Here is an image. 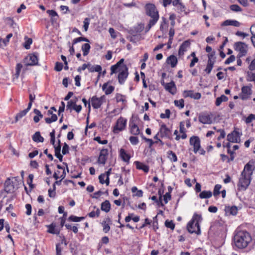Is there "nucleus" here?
Returning a JSON list of instances; mask_svg holds the SVG:
<instances>
[{
  "label": "nucleus",
  "mask_w": 255,
  "mask_h": 255,
  "mask_svg": "<svg viewBox=\"0 0 255 255\" xmlns=\"http://www.w3.org/2000/svg\"><path fill=\"white\" fill-rule=\"evenodd\" d=\"M128 36V39L131 42L135 43L136 41L140 40L141 36L140 35H135L134 34H130Z\"/></svg>",
  "instance_id": "nucleus-38"
},
{
  "label": "nucleus",
  "mask_w": 255,
  "mask_h": 255,
  "mask_svg": "<svg viewBox=\"0 0 255 255\" xmlns=\"http://www.w3.org/2000/svg\"><path fill=\"white\" fill-rule=\"evenodd\" d=\"M69 146L66 143H64L62 148V152L63 155H65L69 153Z\"/></svg>",
  "instance_id": "nucleus-61"
},
{
  "label": "nucleus",
  "mask_w": 255,
  "mask_h": 255,
  "mask_svg": "<svg viewBox=\"0 0 255 255\" xmlns=\"http://www.w3.org/2000/svg\"><path fill=\"white\" fill-rule=\"evenodd\" d=\"M38 54L33 53L25 58L24 63L27 66H33L38 64Z\"/></svg>",
  "instance_id": "nucleus-5"
},
{
  "label": "nucleus",
  "mask_w": 255,
  "mask_h": 255,
  "mask_svg": "<svg viewBox=\"0 0 255 255\" xmlns=\"http://www.w3.org/2000/svg\"><path fill=\"white\" fill-rule=\"evenodd\" d=\"M212 193L210 191H203L199 194V197L201 199H207L211 197Z\"/></svg>",
  "instance_id": "nucleus-34"
},
{
  "label": "nucleus",
  "mask_w": 255,
  "mask_h": 255,
  "mask_svg": "<svg viewBox=\"0 0 255 255\" xmlns=\"http://www.w3.org/2000/svg\"><path fill=\"white\" fill-rule=\"evenodd\" d=\"M179 12H185V6L180 2L177 6H176Z\"/></svg>",
  "instance_id": "nucleus-63"
},
{
  "label": "nucleus",
  "mask_w": 255,
  "mask_h": 255,
  "mask_svg": "<svg viewBox=\"0 0 255 255\" xmlns=\"http://www.w3.org/2000/svg\"><path fill=\"white\" fill-rule=\"evenodd\" d=\"M174 104L176 107H179L180 109H182L184 107V101L183 99L179 100H175Z\"/></svg>",
  "instance_id": "nucleus-45"
},
{
  "label": "nucleus",
  "mask_w": 255,
  "mask_h": 255,
  "mask_svg": "<svg viewBox=\"0 0 255 255\" xmlns=\"http://www.w3.org/2000/svg\"><path fill=\"white\" fill-rule=\"evenodd\" d=\"M85 219L84 217H77L75 216H71L69 217V221L74 222H81Z\"/></svg>",
  "instance_id": "nucleus-40"
},
{
  "label": "nucleus",
  "mask_w": 255,
  "mask_h": 255,
  "mask_svg": "<svg viewBox=\"0 0 255 255\" xmlns=\"http://www.w3.org/2000/svg\"><path fill=\"white\" fill-rule=\"evenodd\" d=\"M147 225L149 226V228H152L154 231H156V230L158 229V224H141L139 228H142Z\"/></svg>",
  "instance_id": "nucleus-54"
},
{
  "label": "nucleus",
  "mask_w": 255,
  "mask_h": 255,
  "mask_svg": "<svg viewBox=\"0 0 255 255\" xmlns=\"http://www.w3.org/2000/svg\"><path fill=\"white\" fill-rule=\"evenodd\" d=\"M127 120L121 117L117 120L116 125L114 127L113 131L115 133H118L123 130L126 126Z\"/></svg>",
  "instance_id": "nucleus-7"
},
{
  "label": "nucleus",
  "mask_w": 255,
  "mask_h": 255,
  "mask_svg": "<svg viewBox=\"0 0 255 255\" xmlns=\"http://www.w3.org/2000/svg\"><path fill=\"white\" fill-rule=\"evenodd\" d=\"M105 96H102L100 98H98L96 96L91 98V102L93 108L97 109H99L103 103V100H105Z\"/></svg>",
  "instance_id": "nucleus-12"
},
{
  "label": "nucleus",
  "mask_w": 255,
  "mask_h": 255,
  "mask_svg": "<svg viewBox=\"0 0 255 255\" xmlns=\"http://www.w3.org/2000/svg\"><path fill=\"white\" fill-rule=\"evenodd\" d=\"M27 112L28 111L25 109L18 113L15 116V122H17L19 119L25 116Z\"/></svg>",
  "instance_id": "nucleus-42"
},
{
  "label": "nucleus",
  "mask_w": 255,
  "mask_h": 255,
  "mask_svg": "<svg viewBox=\"0 0 255 255\" xmlns=\"http://www.w3.org/2000/svg\"><path fill=\"white\" fill-rule=\"evenodd\" d=\"M170 115V111L169 109L165 110V114H161L160 117L161 119L169 118Z\"/></svg>",
  "instance_id": "nucleus-59"
},
{
  "label": "nucleus",
  "mask_w": 255,
  "mask_h": 255,
  "mask_svg": "<svg viewBox=\"0 0 255 255\" xmlns=\"http://www.w3.org/2000/svg\"><path fill=\"white\" fill-rule=\"evenodd\" d=\"M199 121L203 124H211L212 122L211 117L207 114L200 115Z\"/></svg>",
  "instance_id": "nucleus-17"
},
{
  "label": "nucleus",
  "mask_w": 255,
  "mask_h": 255,
  "mask_svg": "<svg viewBox=\"0 0 255 255\" xmlns=\"http://www.w3.org/2000/svg\"><path fill=\"white\" fill-rule=\"evenodd\" d=\"M90 72H97L99 73V76L101 73L102 71V67L99 65H92L91 64H88V68H87Z\"/></svg>",
  "instance_id": "nucleus-22"
},
{
  "label": "nucleus",
  "mask_w": 255,
  "mask_h": 255,
  "mask_svg": "<svg viewBox=\"0 0 255 255\" xmlns=\"http://www.w3.org/2000/svg\"><path fill=\"white\" fill-rule=\"evenodd\" d=\"M134 225H135V226H131L130 224H120V226H119V227L121 228L126 227L127 228L131 229L132 230H133L134 228H135L136 229H140V228H139L140 226L139 227H138L137 224H134Z\"/></svg>",
  "instance_id": "nucleus-44"
},
{
  "label": "nucleus",
  "mask_w": 255,
  "mask_h": 255,
  "mask_svg": "<svg viewBox=\"0 0 255 255\" xmlns=\"http://www.w3.org/2000/svg\"><path fill=\"white\" fill-rule=\"evenodd\" d=\"M134 164L136 166L137 169L143 170L144 172L147 173L149 171V167L138 161H136L134 162Z\"/></svg>",
  "instance_id": "nucleus-24"
},
{
  "label": "nucleus",
  "mask_w": 255,
  "mask_h": 255,
  "mask_svg": "<svg viewBox=\"0 0 255 255\" xmlns=\"http://www.w3.org/2000/svg\"><path fill=\"white\" fill-rule=\"evenodd\" d=\"M59 145L55 147V155L59 159L60 161H62L63 156L60 153L61 150V145H60V140H58Z\"/></svg>",
  "instance_id": "nucleus-26"
},
{
  "label": "nucleus",
  "mask_w": 255,
  "mask_h": 255,
  "mask_svg": "<svg viewBox=\"0 0 255 255\" xmlns=\"http://www.w3.org/2000/svg\"><path fill=\"white\" fill-rule=\"evenodd\" d=\"M177 62L178 61L176 57L173 55L169 56L166 59V63L170 65L172 68L176 66Z\"/></svg>",
  "instance_id": "nucleus-23"
},
{
  "label": "nucleus",
  "mask_w": 255,
  "mask_h": 255,
  "mask_svg": "<svg viewBox=\"0 0 255 255\" xmlns=\"http://www.w3.org/2000/svg\"><path fill=\"white\" fill-rule=\"evenodd\" d=\"M190 144L193 146V151L196 153L201 148L200 139L197 136H192L190 138Z\"/></svg>",
  "instance_id": "nucleus-9"
},
{
  "label": "nucleus",
  "mask_w": 255,
  "mask_h": 255,
  "mask_svg": "<svg viewBox=\"0 0 255 255\" xmlns=\"http://www.w3.org/2000/svg\"><path fill=\"white\" fill-rule=\"evenodd\" d=\"M14 187L12 182L8 179L4 183V190L7 193H11L14 191Z\"/></svg>",
  "instance_id": "nucleus-21"
},
{
  "label": "nucleus",
  "mask_w": 255,
  "mask_h": 255,
  "mask_svg": "<svg viewBox=\"0 0 255 255\" xmlns=\"http://www.w3.org/2000/svg\"><path fill=\"white\" fill-rule=\"evenodd\" d=\"M253 120H255V115L251 114L246 118V123L250 124Z\"/></svg>",
  "instance_id": "nucleus-60"
},
{
  "label": "nucleus",
  "mask_w": 255,
  "mask_h": 255,
  "mask_svg": "<svg viewBox=\"0 0 255 255\" xmlns=\"http://www.w3.org/2000/svg\"><path fill=\"white\" fill-rule=\"evenodd\" d=\"M129 140L132 145H136L139 142L138 138L136 136H131L129 137Z\"/></svg>",
  "instance_id": "nucleus-56"
},
{
  "label": "nucleus",
  "mask_w": 255,
  "mask_h": 255,
  "mask_svg": "<svg viewBox=\"0 0 255 255\" xmlns=\"http://www.w3.org/2000/svg\"><path fill=\"white\" fill-rule=\"evenodd\" d=\"M159 132H160L161 137H166L168 138L170 136L171 131L165 124H163L161 126Z\"/></svg>",
  "instance_id": "nucleus-20"
},
{
  "label": "nucleus",
  "mask_w": 255,
  "mask_h": 255,
  "mask_svg": "<svg viewBox=\"0 0 255 255\" xmlns=\"http://www.w3.org/2000/svg\"><path fill=\"white\" fill-rule=\"evenodd\" d=\"M76 104V101H73V100H70L68 102L67 104V110H69L70 112L73 109L74 106Z\"/></svg>",
  "instance_id": "nucleus-50"
},
{
  "label": "nucleus",
  "mask_w": 255,
  "mask_h": 255,
  "mask_svg": "<svg viewBox=\"0 0 255 255\" xmlns=\"http://www.w3.org/2000/svg\"><path fill=\"white\" fill-rule=\"evenodd\" d=\"M145 10L146 14L150 16L151 19H156L157 21L158 20V12L154 4L151 3L147 4L145 6Z\"/></svg>",
  "instance_id": "nucleus-4"
},
{
  "label": "nucleus",
  "mask_w": 255,
  "mask_h": 255,
  "mask_svg": "<svg viewBox=\"0 0 255 255\" xmlns=\"http://www.w3.org/2000/svg\"><path fill=\"white\" fill-rule=\"evenodd\" d=\"M234 49L239 52L238 57L245 56L248 52V45L242 42H237L234 44Z\"/></svg>",
  "instance_id": "nucleus-3"
},
{
  "label": "nucleus",
  "mask_w": 255,
  "mask_h": 255,
  "mask_svg": "<svg viewBox=\"0 0 255 255\" xmlns=\"http://www.w3.org/2000/svg\"><path fill=\"white\" fill-rule=\"evenodd\" d=\"M116 101L118 103L121 102L124 103L125 102H126L125 96L120 94H117L116 96Z\"/></svg>",
  "instance_id": "nucleus-49"
},
{
  "label": "nucleus",
  "mask_w": 255,
  "mask_h": 255,
  "mask_svg": "<svg viewBox=\"0 0 255 255\" xmlns=\"http://www.w3.org/2000/svg\"><path fill=\"white\" fill-rule=\"evenodd\" d=\"M12 36V33H9L6 37L5 39H0V47H2L5 46L9 41V39Z\"/></svg>",
  "instance_id": "nucleus-33"
},
{
  "label": "nucleus",
  "mask_w": 255,
  "mask_h": 255,
  "mask_svg": "<svg viewBox=\"0 0 255 255\" xmlns=\"http://www.w3.org/2000/svg\"><path fill=\"white\" fill-rule=\"evenodd\" d=\"M162 85L164 86L165 90L171 94L174 95L176 93V87L175 84L173 81L166 84L163 83Z\"/></svg>",
  "instance_id": "nucleus-16"
},
{
  "label": "nucleus",
  "mask_w": 255,
  "mask_h": 255,
  "mask_svg": "<svg viewBox=\"0 0 255 255\" xmlns=\"http://www.w3.org/2000/svg\"><path fill=\"white\" fill-rule=\"evenodd\" d=\"M157 19H150L149 21V23L145 28V32H147L149 30L152 26H153L157 22Z\"/></svg>",
  "instance_id": "nucleus-47"
},
{
  "label": "nucleus",
  "mask_w": 255,
  "mask_h": 255,
  "mask_svg": "<svg viewBox=\"0 0 255 255\" xmlns=\"http://www.w3.org/2000/svg\"><path fill=\"white\" fill-rule=\"evenodd\" d=\"M202 221L201 215L195 213L193 216L192 220L188 223H199Z\"/></svg>",
  "instance_id": "nucleus-28"
},
{
  "label": "nucleus",
  "mask_w": 255,
  "mask_h": 255,
  "mask_svg": "<svg viewBox=\"0 0 255 255\" xmlns=\"http://www.w3.org/2000/svg\"><path fill=\"white\" fill-rule=\"evenodd\" d=\"M252 71H250L247 72V80L249 82H255V73H253Z\"/></svg>",
  "instance_id": "nucleus-37"
},
{
  "label": "nucleus",
  "mask_w": 255,
  "mask_h": 255,
  "mask_svg": "<svg viewBox=\"0 0 255 255\" xmlns=\"http://www.w3.org/2000/svg\"><path fill=\"white\" fill-rule=\"evenodd\" d=\"M46 12L51 17H58L57 13L54 10H47Z\"/></svg>",
  "instance_id": "nucleus-62"
},
{
  "label": "nucleus",
  "mask_w": 255,
  "mask_h": 255,
  "mask_svg": "<svg viewBox=\"0 0 255 255\" xmlns=\"http://www.w3.org/2000/svg\"><path fill=\"white\" fill-rule=\"evenodd\" d=\"M252 241L250 234L246 231L238 229L234 237L235 246L239 249L246 248Z\"/></svg>",
  "instance_id": "nucleus-2"
},
{
  "label": "nucleus",
  "mask_w": 255,
  "mask_h": 255,
  "mask_svg": "<svg viewBox=\"0 0 255 255\" xmlns=\"http://www.w3.org/2000/svg\"><path fill=\"white\" fill-rule=\"evenodd\" d=\"M255 160H250L244 166L238 183L239 190L245 191L249 186L252 179L253 171L255 170Z\"/></svg>",
  "instance_id": "nucleus-1"
},
{
  "label": "nucleus",
  "mask_w": 255,
  "mask_h": 255,
  "mask_svg": "<svg viewBox=\"0 0 255 255\" xmlns=\"http://www.w3.org/2000/svg\"><path fill=\"white\" fill-rule=\"evenodd\" d=\"M128 75V68L126 65H123V66L120 69V72L118 75V80L120 84H123Z\"/></svg>",
  "instance_id": "nucleus-6"
},
{
  "label": "nucleus",
  "mask_w": 255,
  "mask_h": 255,
  "mask_svg": "<svg viewBox=\"0 0 255 255\" xmlns=\"http://www.w3.org/2000/svg\"><path fill=\"white\" fill-rule=\"evenodd\" d=\"M190 43L188 40L184 41L182 44L180 46L178 55L179 56H183L184 52L186 51L187 48L190 46Z\"/></svg>",
  "instance_id": "nucleus-19"
},
{
  "label": "nucleus",
  "mask_w": 255,
  "mask_h": 255,
  "mask_svg": "<svg viewBox=\"0 0 255 255\" xmlns=\"http://www.w3.org/2000/svg\"><path fill=\"white\" fill-rule=\"evenodd\" d=\"M33 178H34V176L33 174H30L28 175V178L27 182L31 188H33L34 187L33 185L32 184V181H33Z\"/></svg>",
  "instance_id": "nucleus-57"
},
{
  "label": "nucleus",
  "mask_w": 255,
  "mask_h": 255,
  "mask_svg": "<svg viewBox=\"0 0 255 255\" xmlns=\"http://www.w3.org/2000/svg\"><path fill=\"white\" fill-rule=\"evenodd\" d=\"M129 127L130 128V133L134 135L139 134V129L137 125L132 121L130 122Z\"/></svg>",
  "instance_id": "nucleus-25"
},
{
  "label": "nucleus",
  "mask_w": 255,
  "mask_h": 255,
  "mask_svg": "<svg viewBox=\"0 0 255 255\" xmlns=\"http://www.w3.org/2000/svg\"><path fill=\"white\" fill-rule=\"evenodd\" d=\"M108 84L105 83L103 85L102 89L105 90V94L108 95L111 94L114 90L115 87L113 86H109L107 87Z\"/></svg>",
  "instance_id": "nucleus-29"
},
{
  "label": "nucleus",
  "mask_w": 255,
  "mask_h": 255,
  "mask_svg": "<svg viewBox=\"0 0 255 255\" xmlns=\"http://www.w3.org/2000/svg\"><path fill=\"white\" fill-rule=\"evenodd\" d=\"M249 69L250 71L255 70V58L254 59L249 66Z\"/></svg>",
  "instance_id": "nucleus-64"
},
{
  "label": "nucleus",
  "mask_w": 255,
  "mask_h": 255,
  "mask_svg": "<svg viewBox=\"0 0 255 255\" xmlns=\"http://www.w3.org/2000/svg\"><path fill=\"white\" fill-rule=\"evenodd\" d=\"M240 97L243 100L249 99L252 93V86H245L242 88Z\"/></svg>",
  "instance_id": "nucleus-10"
},
{
  "label": "nucleus",
  "mask_w": 255,
  "mask_h": 255,
  "mask_svg": "<svg viewBox=\"0 0 255 255\" xmlns=\"http://www.w3.org/2000/svg\"><path fill=\"white\" fill-rule=\"evenodd\" d=\"M64 224H49L46 225L47 232L52 234H59L61 228Z\"/></svg>",
  "instance_id": "nucleus-11"
},
{
  "label": "nucleus",
  "mask_w": 255,
  "mask_h": 255,
  "mask_svg": "<svg viewBox=\"0 0 255 255\" xmlns=\"http://www.w3.org/2000/svg\"><path fill=\"white\" fill-rule=\"evenodd\" d=\"M122 66H119L118 64H116L114 65H112L111 67V74L112 75L114 73H116L118 71L120 72V69Z\"/></svg>",
  "instance_id": "nucleus-48"
},
{
  "label": "nucleus",
  "mask_w": 255,
  "mask_h": 255,
  "mask_svg": "<svg viewBox=\"0 0 255 255\" xmlns=\"http://www.w3.org/2000/svg\"><path fill=\"white\" fill-rule=\"evenodd\" d=\"M110 209H111V204H110V202L108 200H106L105 202H104L102 203V204H101L102 210L107 213L110 211Z\"/></svg>",
  "instance_id": "nucleus-32"
},
{
  "label": "nucleus",
  "mask_w": 255,
  "mask_h": 255,
  "mask_svg": "<svg viewBox=\"0 0 255 255\" xmlns=\"http://www.w3.org/2000/svg\"><path fill=\"white\" fill-rule=\"evenodd\" d=\"M108 154L109 153L108 149H102L100 151V155L98 159V162L99 164H102L104 165L107 161Z\"/></svg>",
  "instance_id": "nucleus-14"
},
{
  "label": "nucleus",
  "mask_w": 255,
  "mask_h": 255,
  "mask_svg": "<svg viewBox=\"0 0 255 255\" xmlns=\"http://www.w3.org/2000/svg\"><path fill=\"white\" fill-rule=\"evenodd\" d=\"M32 140L36 142H43L44 138L41 136L39 131H36L32 137Z\"/></svg>",
  "instance_id": "nucleus-27"
},
{
  "label": "nucleus",
  "mask_w": 255,
  "mask_h": 255,
  "mask_svg": "<svg viewBox=\"0 0 255 255\" xmlns=\"http://www.w3.org/2000/svg\"><path fill=\"white\" fill-rule=\"evenodd\" d=\"M255 28V26H252L250 28V31L252 34V36L251 38V41L253 45L255 47V31L254 30Z\"/></svg>",
  "instance_id": "nucleus-46"
},
{
  "label": "nucleus",
  "mask_w": 255,
  "mask_h": 255,
  "mask_svg": "<svg viewBox=\"0 0 255 255\" xmlns=\"http://www.w3.org/2000/svg\"><path fill=\"white\" fill-rule=\"evenodd\" d=\"M63 65L62 63L57 62L55 64L54 69L56 71H60L62 70Z\"/></svg>",
  "instance_id": "nucleus-58"
},
{
  "label": "nucleus",
  "mask_w": 255,
  "mask_h": 255,
  "mask_svg": "<svg viewBox=\"0 0 255 255\" xmlns=\"http://www.w3.org/2000/svg\"><path fill=\"white\" fill-rule=\"evenodd\" d=\"M183 96L185 98L190 97L195 100L200 99L201 97V95L200 93H195L193 90H185L183 92Z\"/></svg>",
  "instance_id": "nucleus-13"
},
{
  "label": "nucleus",
  "mask_w": 255,
  "mask_h": 255,
  "mask_svg": "<svg viewBox=\"0 0 255 255\" xmlns=\"http://www.w3.org/2000/svg\"><path fill=\"white\" fill-rule=\"evenodd\" d=\"M81 48L83 52V55L87 56L89 53L91 46L89 43H85L82 45Z\"/></svg>",
  "instance_id": "nucleus-35"
},
{
  "label": "nucleus",
  "mask_w": 255,
  "mask_h": 255,
  "mask_svg": "<svg viewBox=\"0 0 255 255\" xmlns=\"http://www.w3.org/2000/svg\"><path fill=\"white\" fill-rule=\"evenodd\" d=\"M221 185L219 184H217L215 186L214 191H213V195L214 196H217V195H219L220 194V190L221 188Z\"/></svg>",
  "instance_id": "nucleus-53"
},
{
  "label": "nucleus",
  "mask_w": 255,
  "mask_h": 255,
  "mask_svg": "<svg viewBox=\"0 0 255 255\" xmlns=\"http://www.w3.org/2000/svg\"><path fill=\"white\" fill-rule=\"evenodd\" d=\"M200 224H187V229L188 231L191 233H195L197 235L201 234Z\"/></svg>",
  "instance_id": "nucleus-15"
},
{
  "label": "nucleus",
  "mask_w": 255,
  "mask_h": 255,
  "mask_svg": "<svg viewBox=\"0 0 255 255\" xmlns=\"http://www.w3.org/2000/svg\"><path fill=\"white\" fill-rule=\"evenodd\" d=\"M242 133L236 130H234L227 135V140L229 142L233 143H240L241 141V136Z\"/></svg>",
  "instance_id": "nucleus-8"
},
{
  "label": "nucleus",
  "mask_w": 255,
  "mask_h": 255,
  "mask_svg": "<svg viewBox=\"0 0 255 255\" xmlns=\"http://www.w3.org/2000/svg\"><path fill=\"white\" fill-rule=\"evenodd\" d=\"M57 120V116L56 114H52L51 115V117L50 118H46L45 119V122L47 124H50L52 122H56Z\"/></svg>",
  "instance_id": "nucleus-43"
},
{
  "label": "nucleus",
  "mask_w": 255,
  "mask_h": 255,
  "mask_svg": "<svg viewBox=\"0 0 255 255\" xmlns=\"http://www.w3.org/2000/svg\"><path fill=\"white\" fill-rule=\"evenodd\" d=\"M25 39H26L25 42L23 44V46L26 49H29L30 48V45L32 42V40L30 38H27V37H25Z\"/></svg>",
  "instance_id": "nucleus-41"
},
{
  "label": "nucleus",
  "mask_w": 255,
  "mask_h": 255,
  "mask_svg": "<svg viewBox=\"0 0 255 255\" xmlns=\"http://www.w3.org/2000/svg\"><path fill=\"white\" fill-rule=\"evenodd\" d=\"M144 28L143 25L138 24V25L131 28L128 30V33L130 34H134L135 35H140L139 33L143 30Z\"/></svg>",
  "instance_id": "nucleus-18"
},
{
  "label": "nucleus",
  "mask_w": 255,
  "mask_h": 255,
  "mask_svg": "<svg viewBox=\"0 0 255 255\" xmlns=\"http://www.w3.org/2000/svg\"><path fill=\"white\" fill-rule=\"evenodd\" d=\"M168 157L170 160L173 162H176L177 160V156L174 152L170 150L167 152Z\"/></svg>",
  "instance_id": "nucleus-39"
},
{
  "label": "nucleus",
  "mask_w": 255,
  "mask_h": 255,
  "mask_svg": "<svg viewBox=\"0 0 255 255\" xmlns=\"http://www.w3.org/2000/svg\"><path fill=\"white\" fill-rule=\"evenodd\" d=\"M22 67V65L21 64H20V63L17 64V65L16 66V68H15L16 72H15V76L16 78H17L19 77Z\"/></svg>",
  "instance_id": "nucleus-52"
},
{
  "label": "nucleus",
  "mask_w": 255,
  "mask_h": 255,
  "mask_svg": "<svg viewBox=\"0 0 255 255\" xmlns=\"http://www.w3.org/2000/svg\"><path fill=\"white\" fill-rule=\"evenodd\" d=\"M228 100V98L227 96L224 95H221L220 97L217 98L216 101V105L217 106H219L221 105V104L223 102H226Z\"/></svg>",
  "instance_id": "nucleus-36"
},
{
  "label": "nucleus",
  "mask_w": 255,
  "mask_h": 255,
  "mask_svg": "<svg viewBox=\"0 0 255 255\" xmlns=\"http://www.w3.org/2000/svg\"><path fill=\"white\" fill-rule=\"evenodd\" d=\"M90 19L88 17L85 18L84 20L83 27H84V30L85 31H87L88 30L89 25L90 24Z\"/></svg>",
  "instance_id": "nucleus-51"
},
{
  "label": "nucleus",
  "mask_w": 255,
  "mask_h": 255,
  "mask_svg": "<svg viewBox=\"0 0 255 255\" xmlns=\"http://www.w3.org/2000/svg\"><path fill=\"white\" fill-rule=\"evenodd\" d=\"M120 152L122 159L125 162H128L130 157V156L123 148L121 149Z\"/></svg>",
  "instance_id": "nucleus-31"
},
{
  "label": "nucleus",
  "mask_w": 255,
  "mask_h": 255,
  "mask_svg": "<svg viewBox=\"0 0 255 255\" xmlns=\"http://www.w3.org/2000/svg\"><path fill=\"white\" fill-rule=\"evenodd\" d=\"M164 218L163 212L160 211L156 216L153 218V223H158V222H162Z\"/></svg>",
  "instance_id": "nucleus-30"
},
{
  "label": "nucleus",
  "mask_w": 255,
  "mask_h": 255,
  "mask_svg": "<svg viewBox=\"0 0 255 255\" xmlns=\"http://www.w3.org/2000/svg\"><path fill=\"white\" fill-rule=\"evenodd\" d=\"M230 7L231 10L235 12L241 11L242 10L241 7L237 4H232Z\"/></svg>",
  "instance_id": "nucleus-55"
}]
</instances>
